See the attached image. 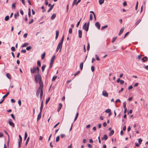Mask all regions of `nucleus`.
<instances>
[{"label": "nucleus", "instance_id": "nucleus-52", "mask_svg": "<svg viewBox=\"0 0 148 148\" xmlns=\"http://www.w3.org/2000/svg\"><path fill=\"white\" fill-rule=\"evenodd\" d=\"M81 20V18L80 19L79 21L77 22V26H76L77 27H78L79 25V24H80V23Z\"/></svg>", "mask_w": 148, "mask_h": 148}, {"label": "nucleus", "instance_id": "nucleus-3", "mask_svg": "<svg viewBox=\"0 0 148 148\" xmlns=\"http://www.w3.org/2000/svg\"><path fill=\"white\" fill-rule=\"evenodd\" d=\"M89 25V22L87 24L86 23H85L83 27V29L86 30V31H88V28Z\"/></svg>", "mask_w": 148, "mask_h": 148}, {"label": "nucleus", "instance_id": "nucleus-64", "mask_svg": "<svg viewBox=\"0 0 148 148\" xmlns=\"http://www.w3.org/2000/svg\"><path fill=\"white\" fill-rule=\"evenodd\" d=\"M103 125L104 127H106L107 125V123L106 122H105L103 124Z\"/></svg>", "mask_w": 148, "mask_h": 148}, {"label": "nucleus", "instance_id": "nucleus-39", "mask_svg": "<svg viewBox=\"0 0 148 148\" xmlns=\"http://www.w3.org/2000/svg\"><path fill=\"white\" fill-rule=\"evenodd\" d=\"M77 1V0H74L72 5L73 6L75 4H76Z\"/></svg>", "mask_w": 148, "mask_h": 148}, {"label": "nucleus", "instance_id": "nucleus-11", "mask_svg": "<svg viewBox=\"0 0 148 148\" xmlns=\"http://www.w3.org/2000/svg\"><path fill=\"white\" fill-rule=\"evenodd\" d=\"M82 32L81 30H78V34H79V38H81L82 37Z\"/></svg>", "mask_w": 148, "mask_h": 148}, {"label": "nucleus", "instance_id": "nucleus-51", "mask_svg": "<svg viewBox=\"0 0 148 148\" xmlns=\"http://www.w3.org/2000/svg\"><path fill=\"white\" fill-rule=\"evenodd\" d=\"M80 72V71H78L77 73L74 74V76H75L77 75H78Z\"/></svg>", "mask_w": 148, "mask_h": 148}, {"label": "nucleus", "instance_id": "nucleus-61", "mask_svg": "<svg viewBox=\"0 0 148 148\" xmlns=\"http://www.w3.org/2000/svg\"><path fill=\"white\" fill-rule=\"evenodd\" d=\"M129 34V32H127L125 35L124 38H125L127 35Z\"/></svg>", "mask_w": 148, "mask_h": 148}, {"label": "nucleus", "instance_id": "nucleus-46", "mask_svg": "<svg viewBox=\"0 0 148 148\" xmlns=\"http://www.w3.org/2000/svg\"><path fill=\"white\" fill-rule=\"evenodd\" d=\"M36 71H37V73H38V74H39V68L37 66V67H36Z\"/></svg>", "mask_w": 148, "mask_h": 148}, {"label": "nucleus", "instance_id": "nucleus-17", "mask_svg": "<svg viewBox=\"0 0 148 148\" xmlns=\"http://www.w3.org/2000/svg\"><path fill=\"white\" fill-rule=\"evenodd\" d=\"M56 15L55 14H53L52 15L51 17V20H53L55 19V17H56Z\"/></svg>", "mask_w": 148, "mask_h": 148}, {"label": "nucleus", "instance_id": "nucleus-16", "mask_svg": "<svg viewBox=\"0 0 148 148\" xmlns=\"http://www.w3.org/2000/svg\"><path fill=\"white\" fill-rule=\"evenodd\" d=\"M124 30V27H122L121 28V30H120L119 34V35H120L123 32Z\"/></svg>", "mask_w": 148, "mask_h": 148}, {"label": "nucleus", "instance_id": "nucleus-34", "mask_svg": "<svg viewBox=\"0 0 148 148\" xmlns=\"http://www.w3.org/2000/svg\"><path fill=\"white\" fill-rule=\"evenodd\" d=\"M126 102L125 101L123 103V107L124 108H126Z\"/></svg>", "mask_w": 148, "mask_h": 148}, {"label": "nucleus", "instance_id": "nucleus-25", "mask_svg": "<svg viewBox=\"0 0 148 148\" xmlns=\"http://www.w3.org/2000/svg\"><path fill=\"white\" fill-rule=\"evenodd\" d=\"M7 77L9 79H11V77L10 74L9 73H7L6 74Z\"/></svg>", "mask_w": 148, "mask_h": 148}, {"label": "nucleus", "instance_id": "nucleus-31", "mask_svg": "<svg viewBox=\"0 0 148 148\" xmlns=\"http://www.w3.org/2000/svg\"><path fill=\"white\" fill-rule=\"evenodd\" d=\"M9 16H6L5 17V21H8L9 20Z\"/></svg>", "mask_w": 148, "mask_h": 148}, {"label": "nucleus", "instance_id": "nucleus-22", "mask_svg": "<svg viewBox=\"0 0 148 148\" xmlns=\"http://www.w3.org/2000/svg\"><path fill=\"white\" fill-rule=\"evenodd\" d=\"M16 3L15 2V3H14L12 4V8L13 9H15L16 8Z\"/></svg>", "mask_w": 148, "mask_h": 148}, {"label": "nucleus", "instance_id": "nucleus-2", "mask_svg": "<svg viewBox=\"0 0 148 148\" xmlns=\"http://www.w3.org/2000/svg\"><path fill=\"white\" fill-rule=\"evenodd\" d=\"M64 35H63L61 38L60 42L58 44V45L56 49V52L58 51L59 49H60L59 51L60 52L62 48V43L64 40Z\"/></svg>", "mask_w": 148, "mask_h": 148}, {"label": "nucleus", "instance_id": "nucleus-9", "mask_svg": "<svg viewBox=\"0 0 148 148\" xmlns=\"http://www.w3.org/2000/svg\"><path fill=\"white\" fill-rule=\"evenodd\" d=\"M41 90V88H39L38 89L36 92V95L37 97H38L39 96L40 94V92Z\"/></svg>", "mask_w": 148, "mask_h": 148}, {"label": "nucleus", "instance_id": "nucleus-60", "mask_svg": "<svg viewBox=\"0 0 148 148\" xmlns=\"http://www.w3.org/2000/svg\"><path fill=\"white\" fill-rule=\"evenodd\" d=\"M120 83L121 84H122L124 83V81L123 80H121L120 81Z\"/></svg>", "mask_w": 148, "mask_h": 148}, {"label": "nucleus", "instance_id": "nucleus-32", "mask_svg": "<svg viewBox=\"0 0 148 148\" xmlns=\"http://www.w3.org/2000/svg\"><path fill=\"white\" fill-rule=\"evenodd\" d=\"M108 27V26L107 25H106L105 26L102 27L101 28V30H103L105 28H106Z\"/></svg>", "mask_w": 148, "mask_h": 148}, {"label": "nucleus", "instance_id": "nucleus-47", "mask_svg": "<svg viewBox=\"0 0 148 148\" xmlns=\"http://www.w3.org/2000/svg\"><path fill=\"white\" fill-rule=\"evenodd\" d=\"M37 65L39 66H41V63H40V61L39 60L37 62Z\"/></svg>", "mask_w": 148, "mask_h": 148}, {"label": "nucleus", "instance_id": "nucleus-24", "mask_svg": "<svg viewBox=\"0 0 148 148\" xmlns=\"http://www.w3.org/2000/svg\"><path fill=\"white\" fill-rule=\"evenodd\" d=\"M114 133V131L113 130H112L110 133L109 134V136H111L113 135Z\"/></svg>", "mask_w": 148, "mask_h": 148}, {"label": "nucleus", "instance_id": "nucleus-8", "mask_svg": "<svg viewBox=\"0 0 148 148\" xmlns=\"http://www.w3.org/2000/svg\"><path fill=\"white\" fill-rule=\"evenodd\" d=\"M102 95L106 97H107L108 96V95L107 92L106 91H103L102 92Z\"/></svg>", "mask_w": 148, "mask_h": 148}, {"label": "nucleus", "instance_id": "nucleus-30", "mask_svg": "<svg viewBox=\"0 0 148 148\" xmlns=\"http://www.w3.org/2000/svg\"><path fill=\"white\" fill-rule=\"evenodd\" d=\"M45 52H44L42 54V56H41V58H42V59H43L45 57Z\"/></svg>", "mask_w": 148, "mask_h": 148}, {"label": "nucleus", "instance_id": "nucleus-14", "mask_svg": "<svg viewBox=\"0 0 148 148\" xmlns=\"http://www.w3.org/2000/svg\"><path fill=\"white\" fill-rule=\"evenodd\" d=\"M19 16V13L18 12H16V13L14 14V17L15 19H17V17Z\"/></svg>", "mask_w": 148, "mask_h": 148}, {"label": "nucleus", "instance_id": "nucleus-41", "mask_svg": "<svg viewBox=\"0 0 148 148\" xmlns=\"http://www.w3.org/2000/svg\"><path fill=\"white\" fill-rule=\"evenodd\" d=\"M27 133L26 132H25V137H24V140H25V139H26L27 138Z\"/></svg>", "mask_w": 148, "mask_h": 148}, {"label": "nucleus", "instance_id": "nucleus-7", "mask_svg": "<svg viewBox=\"0 0 148 148\" xmlns=\"http://www.w3.org/2000/svg\"><path fill=\"white\" fill-rule=\"evenodd\" d=\"M9 92H8L5 95L3 96L2 98L3 99L0 102V104H1L3 102L5 98L6 97L8 96V95L9 94Z\"/></svg>", "mask_w": 148, "mask_h": 148}, {"label": "nucleus", "instance_id": "nucleus-35", "mask_svg": "<svg viewBox=\"0 0 148 148\" xmlns=\"http://www.w3.org/2000/svg\"><path fill=\"white\" fill-rule=\"evenodd\" d=\"M138 1H137V2H136V7H135V10H137V9H138Z\"/></svg>", "mask_w": 148, "mask_h": 148}, {"label": "nucleus", "instance_id": "nucleus-6", "mask_svg": "<svg viewBox=\"0 0 148 148\" xmlns=\"http://www.w3.org/2000/svg\"><path fill=\"white\" fill-rule=\"evenodd\" d=\"M36 69L35 67H34L33 69L32 68H31L30 71L32 73H36Z\"/></svg>", "mask_w": 148, "mask_h": 148}, {"label": "nucleus", "instance_id": "nucleus-59", "mask_svg": "<svg viewBox=\"0 0 148 148\" xmlns=\"http://www.w3.org/2000/svg\"><path fill=\"white\" fill-rule=\"evenodd\" d=\"M123 5L124 6H125L127 5V3L125 1L123 2Z\"/></svg>", "mask_w": 148, "mask_h": 148}, {"label": "nucleus", "instance_id": "nucleus-49", "mask_svg": "<svg viewBox=\"0 0 148 148\" xmlns=\"http://www.w3.org/2000/svg\"><path fill=\"white\" fill-rule=\"evenodd\" d=\"M50 99V97L48 98L47 99L45 103H46V104H47L48 103V102L49 101Z\"/></svg>", "mask_w": 148, "mask_h": 148}, {"label": "nucleus", "instance_id": "nucleus-33", "mask_svg": "<svg viewBox=\"0 0 148 148\" xmlns=\"http://www.w3.org/2000/svg\"><path fill=\"white\" fill-rule=\"evenodd\" d=\"M57 77V76H54L52 78V81H54L56 79Z\"/></svg>", "mask_w": 148, "mask_h": 148}, {"label": "nucleus", "instance_id": "nucleus-36", "mask_svg": "<svg viewBox=\"0 0 148 148\" xmlns=\"http://www.w3.org/2000/svg\"><path fill=\"white\" fill-rule=\"evenodd\" d=\"M60 136L62 138H65L66 137V135L64 134H61L60 135Z\"/></svg>", "mask_w": 148, "mask_h": 148}, {"label": "nucleus", "instance_id": "nucleus-13", "mask_svg": "<svg viewBox=\"0 0 148 148\" xmlns=\"http://www.w3.org/2000/svg\"><path fill=\"white\" fill-rule=\"evenodd\" d=\"M41 113L40 112L39 114L38 115L37 119V121H38L41 118Z\"/></svg>", "mask_w": 148, "mask_h": 148}, {"label": "nucleus", "instance_id": "nucleus-45", "mask_svg": "<svg viewBox=\"0 0 148 148\" xmlns=\"http://www.w3.org/2000/svg\"><path fill=\"white\" fill-rule=\"evenodd\" d=\"M89 49H90V44H89V43H88L87 49L88 51H89Z\"/></svg>", "mask_w": 148, "mask_h": 148}, {"label": "nucleus", "instance_id": "nucleus-56", "mask_svg": "<svg viewBox=\"0 0 148 148\" xmlns=\"http://www.w3.org/2000/svg\"><path fill=\"white\" fill-rule=\"evenodd\" d=\"M11 116L14 120L15 119V117H14V115L13 114H11Z\"/></svg>", "mask_w": 148, "mask_h": 148}, {"label": "nucleus", "instance_id": "nucleus-15", "mask_svg": "<svg viewBox=\"0 0 148 148\" xmlns=\"http://www.w3.org/2000/svg\"><path fill=\"white\" fill-rule=\"evenodd\" d=\"M43 94V89H41L40 92V99H41L42 97Z\"/></svg>", "mask_w": 148, "mask_h": 148}, {"label": "nucleus", "instance_id": "nucleus-63", "mask_svg": "<svg viewBox=\"0 0 148 148\" xmlns=\"http://www.w3.org/2000/svg\"><path fill=\"white\" fill-rule=\"evenodd\" d=\"M33 21H34L33 19H32L31 20V21L29 22V24H30L32 23L33 22Z\"/></svg>", "mask_w": 148, "mask_h": 148}, {"label": "nucleus", "instance_id": "nucleus-40", "mask_svg": "<svg viewBox=\"0 0 148 148\" xmlns=\"http://www.w3.org/2000/svg\"><path fill=\"white\" fill-rule=\"evenodd\" d=\"M60 136H58L57 137L56 139V142H58L59 140Z\"/></svg>", "mask_w": 148, "mask_h": 148}, {"label": "nucleus", "instance_id": "nucleus-29", "mask_svg": "<svg viewBox=\"0 0 148 148\" xmlns=\"http://www.w3.org/2000/svg\"><path fill=\"white\" fill-rule=\"evenodd\" d=\"M111 111L110 109H108L105 110V112L107 113H110Z\"/></svg>", "mask_w": 148, "mask_h": 148}, {"label": "nucleus", "instance_id": "nucleus-54", "mask_svg": "<svg viewBox=\"0 0 148 148\" xmlns=\"http://www.w3.org/2000/svg\"><path fill=\"white\" fill-rule=\"evenodd\" d=\"M18 102L19 106H20L21 104V100L19 99L18 100Z\"/></svg>", "mask_w": 148, "mask_h": 148}, {"label": "nucleus", "instance_id": "nucleus-44", "mask_svg": "<svg viewBox=\"0 0 148 148\" xmlns=\"http://www.w3.org/2000/svg\"><path fill=\"white\" fill-rule=\"evenodd\" d=\"M116 37H114L112 39V42L113 43L114 42L115 40H116Z\"/></svg>", "mask_w": 148, "mask_h": 148}, {"label": "nucleus", "instance_id": "nucleus-48", "mask_svg": "<svg viewBox=\"0 0 148 148\" xmlns=\"http://www.w3.org/2000/svg\"><path fill=\"white\" fill-rule=\"evenodd\" d=\"M43 106L41 105V106L40 107V112H41V113H42V109H43Z\"/></svg>", "mask_w": 148, "mask_h": 148}, {"label": "nucleus", "instance_id": "nucleus-57", "mask_svg": "<svg viewBox=\"0 0 148 148\" xmlns=\"http://www.w3.org/2000/svg\"><path fill=\"white\" fill-rule=\"evenodd\" d=\"M121 101L119 99H116L115 101L116 103H117L118 102H121Z\"/></svg>", "mask_w": 148, "mask_h": 148}, {"label": "nucleus", "instance_id": "nucleus-12", "mask_svg": "<svg viewBox=\"0 0 148 148\" xmlns=\"http://www.w3.org/2000/svg\"><path fill=\"white\" fill-rule=\"evenodd\" d=\"M62 106V104L61 103H60L59 104V107L57 110V111L59 112Z\"/></svg>", "mask_w": 148, "mask_h": 148}, {"label": "nucleus", "instance_id": "nucleus-42", "mask_svg": "<svg viewBox=\"0 0 148 148\" xmlns=\"http://www.w3.org/2000/svg\"><path fill=\"white\" fill-rule=\"evenodd\" d=\"M31 49V46H29L27 47L26 48V49L27 50L29 51Z\"/></svg>", "mask_w": 148, "mask_h": 148}, {"label": "nucleus", "instance_id": "nucleus-26", "mask_svg": "<svg viewBox=\"0 0 148 148\" xmlns=\"http://www.w3.org/2000/svg\"><path fill=\"white\" fill-rule=\"evenodd\" d=\"M28 43H25L23 45H22V47H25L27 46V45H28Z\"/></svg>", "mask_w": 148, "mask_h": 148}, {"label": "nucleus", "instance_id": "nucleus-5", "mask_svg": "<svg viewBox=\"0 0 148 148\" xmlns=\"http://www.w3.org/2000/svg\"><path fill=\"white\" fill-rule=\"evenodd\" d=\"M8 123L12 127H14V124L12 121L11 119H8Z\"/></svg>", "mask_w": 148, "mask_h": 148}, {"label": "nucleus", "instance_id": "nucleus-23", "mask_svg": "<svg viewBox=\"0 0 148 148\" xmlns=\"http://www.w3.org/2000/svg\"><path fill=\"white\" fill-rule=\"evenodd\" d=\"M46 66V65H44L42 66L41 69L42 70V72H43L44 71L45 68Z\"/></svg>", "mask_w": 148, "mask_h": 148}, {"label": "nucleus", "instance_id": "nucleus-21", "mask_svg": "<svg viewBox=\"0 0 148 148\" xmlns=\"http://www.w3.org/2000/svg\"><path fill=\"white\" fill-rule=\"evenodd\" d=\"M55 58V56L54 55L53 56L51 60V62H54V60Z\"/></svg>", "mask_w": 148, "mask_h": 148}, {"label": "nucleus", "instance_id": "nucleus-20", "mask_svg": "<svg viewBox=\"0 0 148 148\" xmlns=\"http://www.w3.org/2000/svg\"><path fill=\"white\" fill-rule=\"evenodd\" d=\"M83 66V63L82 62H81L80 64V69L81 70H82Z\"/></svg>", "mask_w": 148, "mask_h": 148}, {"label": "nucleus", "instance_id": "nucleus-28", "mask_svg": "<svg viewBox=\"0 0 148 148\" xmlns=\"http://www.w3.org/2000/svg\"><path fill=\"white\" fill-rule=\"evenodd\" d=\"M147 57H144L142 59V60L143 62H145L147 60Z\"/></svg>", "mask_w": 148, "mask_h": 148}, {"label": "nucleus", "instance_id": "nucleus-55", "mask_svg": "<svg viewBox=\"0 0 148 148\" xmlns=\"http://www.w3.org/2000/svg\"><path fill=\"white\" fill-rule=\"evenodd\" d=\"M72 29L71 28H70L69 30V33L70 34H71L72 32Z\"/></svg>", "mask_w": 148, "mask_h": 148}, {"label": "nucleus", "instance_id": "nucleus-19", "mask_svg": "<svg viewBox=\"0 0 148 148\" xmlns=\"http://www.w3.org/2000/svg\"><path fill=\"white\" fill-rule=\"evenodd\" d=\"M108 137L106 135H105L103 136V137L102 138V140H103V139L106 140L108 139Z\"/></svg>", "mask_w": 148, "mask_h": 148}, {"label": "nucleus", "instance_id": "nucleus-27", "mask_svg": "<svg viewBox=\"0 0 148 148\" xmlns=\"http://www.w3.org/2000/svg\"><path fill=\"white\" fill-rule=\"evenodd\" d=\"M104 2V0H99V3L100 5H101Z\"/></svg>", "mask_w": 148, "mask_h": 148}, {"label": "nucleus", "instance_id": "nucleus-10", "mask_svg": "<svg viewBox=\"0 0 148 148\" xmlns=\"http://www.w3.org/2000/svg\"><path fill=\"white\" fill-rule=\"evenodd\" d=\"M95 25L96 27H97L98 29H100V24L98 22H97L95 23Z\"/></svg>", "mask_w": 148, "mask_h": 148}, {"label": "nucleus", "instance_id": "nucleus-1", "mask_svg": "<svg viewBox=\"0 0 148 148\" xmlns=\"http://www.w3.org/2000/svg\"><path fill=\"white\" fill-rule=\"evenodd\" d=\"M34 78L35 82L36 83H37L38 81L40 85L39 87L40 88H41V89H43V83L42 82V81L41 75L39 74H38L37 75H36L34 76Z\"/></svg>", "mask_w": 148, "mask_h": 148}, {"label": "nucleus", "instance_id": "nucleus-4", "mask_svg": "<svg viewBox=\"0 0 148 148\" xmlns=\"http://www.w3.org/2000/svg\"><path fill=\"white\" fill-rule=\"evenodd\" d=\"M19 139L18 140V147L19 148H20L21 146V143H22V138L20 135H19Z\"/></svg>", "mask_w": 148, "mask_h": 148}, {"label": "nucleus", "instance_id": "nucleus-50", "mask_svg": "<svg viewBox=\"0 0 148 148\" xmlns=\"http://www.w3.org/2000/svg\"><path fill=\"white\" fill-rule=\"evenodd\" d=\"M92 14H90V20H92Z\"/></svg>", "mask_w": 148, "mask_h": 148}, {"label": "nucleus", "instance_id": "nucleus-62", "mask_svg": "<svg viewBox=\"0 0 148 148\" xmlns=\"http://www.w3.org/2000/svg\"><path fill=\"white\" fill-rule=\"evenodd\" d=\"M27 33H25L24 35H23V37L25 38L27 37Z\"/></svg>", "mask_w": 148, "mask_h": 148}, {"label": "nucleus", "instance_id": "nucleus-38", "mask_svg": "<svg viewBox=\"0 0 148 148\" xmlns=\"http://www.w3.org/2000/svg\"><path fill=\"white\" fill-rule=\"evenodd\" d=\"M29 137H28L27 140L26 141V143H25V145H27L28 143V142L29 141Z\"/></svg>", "mask_w": 148, "mask_h": 148}, {"label": "nucleus", "instance_id": "nucleus-18", "mask_svg": "<svg viewBox=\"0 0 148 148\" xmlns=\"http://www.w3.org/2000/svg\"><path fill=\"white\" fill-rule=\"evenodd\" d=\"M59 35V31L58 30H56V39H57L58 36Z\"/></svg>", "mask_w": 148, "mask_h": 148}, {"label": "nucleus", "instance_id": "nucleus-58", "mask_svg": "<svg viewBox=\"0 0 148 148\" xmlns=\"http://www.w3.org/2000/svg\"><path fill=\"white\" fill-rule=\"evenodd\" d=\"M11 101L13 103H15V100L13 99H11Z\"/></svg>", "mask_w": 148, "mask_h": 148}, {"label": "nucleus", "instance_id": "nucleus-37", "mask_svg": "<svg viewBox=\"0 0 148 148\" xmlns=\"http://www.w3.org/2000/svg\"><path fill=\"white\" fill-rule=\"evenodd\" d=\"M95 57H96V59L97 60L99 61L100 60V59H99V56H98L97 55H95Z\"/></svg>", "mask_w": 148, "mask_h": 148}, {"label": "nucleus", "instance_id": "nucleus-53", "mask_svg": "<svg viewBox=\"0 0 148 148\" xmlns=\"http://www.w3.org/2000/svg\"><path fill=\"white\" fill-rule=\"evenodd\" d=\"M11 49L12 51H15V47H12L11 48Z\"/></svg>", "mask_w": 148, "mask_h": 148}, {"label": "nucleus", "instance_id": "nucleus-43", "mask_svg": "<svg viewBox=\"0 0 148 148\" xmlns=\"http://www.w3.org/2000/svg\"><path fill=\"white\" fill-rule=\"evenodd\" d=\"M91 69L92 72H93L95 70V67L94 66H91Z\"/></svg>", "mask_w": 148, "mask_h": 148}]
</instances>
